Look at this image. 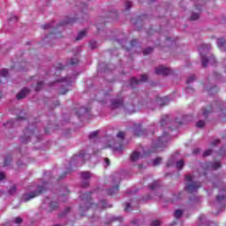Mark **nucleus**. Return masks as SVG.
Wrapping results in <instances>:
<instances>
[{
	"label": "nucleus",
	"mask_w": 226,
	"mask_h": 226,
	"mask_svg": "<svg viewBox=\"0 0 226 226\" xmlns=\"http://www.w3.org/2000/svg\"><path fill=\"white\" fill-rule=\"evenodd\" d=\"M91 193L93 192H85L82 193L79 197L85 206H79V211L81 212V216H84L85 211H89V209H96L98 205L93 203V198H91Z\"/></svg>",
	"instance_id": "f257e3e1"
},
{
	"label": "nucleus",
	"mask_w": 226,
	"mask_h": 226,
	"mask_svg": "<svg viewBox=\"0 0 226 226\" xmlns=\"http://www.w3.org/2000/svg\"><path fill=\"white\" fill-rule=\"evenodd\" d=\"M185 190L188 193H196V192H199V188L202 186L200 185V182H195L193 181V177L191 175L185 176Z\"/></svg>",
	"instance_id": "f03ea898"
},
{
	"label": "nucleus",
	"mask_w": 226,
	"mask_h": 226,
	"mask_svg": "<svg viewBox=\"0 0 226 226\" xmlns=\"http://www.w3.org/2000/svg\"><path fill=\"white\" fill-rule=\"evenodd\" d=\"M74 22H77L75 18H67L65 21H61L60 24L56 26V27H54V25L52 24H46L42 26V29H53V31L49 33V35L52 36V34L56 35V30L57 27H60V26H66L68 24H73ZM55 38H59V36L56 35Z\"/></svg>",
	"instance_id": "7ed1b4c3"
},
{
	"label": "nucleus",
	"mask_w": 226,
	"mask_h": 226,
	"mask_svg": "<svg viewBox=\"0 0 226 226\" xmlns=\"http://www.w3.org/2000/svg\"><path fill=\"white\" fill-rule=\"evenodd\" d=\"M38 191L31 192L28 194L24 195L23 199L25 202H29L31 199H34V197H38V195H41V193H45L47 189L43 186L37 187Z\"/></svg>",
	"instance_id": "20e7f679"
},
{
	"label": "nucleus",
	"mask_w": 226,
	"mask_h": 226,
	"mask_svg": "<svg viewBox=\"0 0 226 226\" xmlns=\"http://www.w3.org/2000/svg\"><path fill=\"white\" fill-rule=\"evenodd\" d=\"M34 135V125H31L28 128L26 129L25 135L21 137V142L23 144H27L29 139H31V136Z\"/></svg>",
	"instance_id": "39448f33"
},
{
	"label": "nucleus",
	"mask_w": 226,
	"mask_h": 226,
	"mask_svg": "<svg viewBox=\"0 0 226 226\" xmlns=\"http://www.w3.org/2000/svg\"><path fill=\"white\" fill-rule=\"evenodd\" d=\"M208 63L210 64H212L213 66H215L216 58H215L214 56H211L207 58V57H206V56L201 55V64H202L203 68H207Z\"/></svg>",
	"instance_id": "423d86ee"
},
{
	"label": "nucleus",
	"mask_w": 226,
	"mask_h": 226,
	"mask_svg": "<svg viewBox=\"0 0 226 226\" xmlns=\"http://www.w3.org/2000/svg\"><path fill=\"white\" fill-rule=\"evenodd\" d=\"M92 174L89 171L81 172V179L85 182L81 184L82 188H89V182L87 180L91 179Z\"/></svg>",
	"instance_id": "0eeeda50"
},
{
	"label": "nucleus",
	"mask_w": 226,
	"mask_h": 226,
	"mask_svg": "<svg viewBox=\"0 0 226 226\" xmlns=\"http://www.w3.org/2000/svg\"><path fill=\"white\" fill-rule=\"evenodd\" d=\"M155 73L156 75H170V69L163 65H160L155 68Z\"/></svg>",
	"instance_id": "6e6552de"
},
{
	"label": "nucleus",
	"mask_w": 226,
	"mask_h": 226,
	"mask_svg": "<svg viewBox=\"0 0 226 226\" xmlns=\"http://www.w3.org/2000/svg\"><path fill=\"white\" fill-rule=\"evenodd\" d=\"M140 82H147V75L142 74L140 79L132 78L131 80H130V86L131 87L139 86V84H140Z\"/></svg>",
	"instance_id": "1a4fd4ad"
},
{
	"label": "nucleus",
	"mask_w": 226,
	"mask_h": 226,
	"mask_svg": "<svg viewBox=\"0 0 226 226\" xmlns=\"http://www.w3.org/2000/svg\"><path fill=\"white\" fill-rule=\"evenodd\" d=\"M26 118L24 117H18L15 120H9L7 123L4 124V126H6L7 128H13L15 124H19V121H22Z\"/></svg>",
	"instance_id": "9d476101"
},
{
	"label": "nucleus",
	"mask_w": 226,
	"mask_h": 226,
	"mask_svg": "<svg viewBox=\"0 0 226 226\" xmlns=\"http://www.w3.org/2000/svg\"><path fill=\"white\" fill-rule=\"evenodd\" d=\"M155 102L158 105H160V107H165V105H169L170 103L169 97L167 96L165 97L157 96L155 98Z\"/></svg>",
	"instance_id": "9b49d317"
},
{
	"label": "nucleus",
	"mask_w": 226,
	"mask_h": 226,
	"mask_svg": "<svg viewBox=\"0 0 226 226\" xmlns=\"http://www.w3.org/2000/svg\"><path fill=\"white\" fill-rule=\"evenodd\" d=\"M123 106H124V103H123V98L122 97H120L118 99H115L111 102L112 109H121V107H123Z\"/></svg>",
	"instance_id": "f8f14e48"
},
{
	"label": "nucleus",
	"mask_w": 226,
	"mask_h": 226,
	"mask_svg": "<svg viewBox=\"0 0 226 226\" xmlns=\"http://www.w3.org/2000/svg\"><path fill=\"white\" fill-rule=\"evenodd\" d=\"M207 168L211 169L212 170H218V169H222V162L218 161H215L213 163L208 162Z\"/></svg>",
	"instance_id": "ddd939ff"
},
{
	"label": "nucleus",
	"mask_w": 226,
	"mask_h": 226,
	"mask_svg": "<svg viewBox=\"0 0 226 226\" xmlns=\"http://www.w3.org/2000/svg\"><path fill=\"white\" fill-rule=\"evenodd\" d=\"M144 133V131L142 130V125L140 124H137L134 125V135L136 137H140Z\"/></svg>",
	"instance_id": "4468645a"
},
{
	"label": "nucleus",
	"mask_w": 226,
	"mask_h": 226,
	"mask_svg": "<svg viewBox=\"0 0 226 226\" xmlns=\"http://www.w3.org/2000/svg\"><path fill=\"white\" fill-rule=\"evenodd\" d=\"M29 94V90L28 88H23L17 95L16 98L17 100H23L26 96Z\"/></svg>",
	"instance_id": "2eb2a0df"
},
{
	"label": "nucleus",
	"mask_w": 226,
	"mask_h": 226,
	"mask_svg": "<svg viewBox=\"0 0 226 226\" xmlns=\"http://www.w3.org/2000/svg\"><path fill=\"white\" fill-rule=\"evenodd\" d=\"M221 190H222V192H225V193L216 196V200L217 202H219V204H222L223 201L226 200V186H223V188H222Z\"/></svg>",
	"instance_id": "dca6fc26"
},
{
	"label": "nucleus",
	"mask_w": 226,
	"mask_h": 226,
	"mask_svg": "<svg viewBox=\"0 0 226 226\" xmlns=\"http://www.w3.org/2000/svg\"><path fill=\"white\" fill-rule=\"evenodd\" d=\"M117 192H119V185H116L113 188L108 189L107 194L112 196V195H116Z\"/></svg>",
	"instance_id": "f3484780"
},
{
	"label": "nucleus",
	"mask_w": 226,
	"mask_h": 226,
	"mask_svg": "<svg viewBox=\"0 0 226 226\" xmlns=\"http://www.w3.org/2000/svg\"><path fill=\"white\" fill-rule=\"evenodd\" d=\"M170 123V117H169V115H164L161 118V126H165Z\"/></svg>",
	"instance_id": "a211bd4d"
},
{
	"label": "nucleus",
	"mask_w": 226,
	"mask_h": 226,
	"mask_svg": "<svg viewBox=\"0 0 226 226\" xmlns=\"http://www.w3.org/2000/svg\"><path fill=\"white\" fill-rule=\"evenodd\" d=\"M91 155L89 154H82L80 153L79 155L76 156V160H82L86 162V160H90Z\"/></svg>",
	"instance_id": "6ab92c4d"
},
{
	"label": "nucleus",
	"mask_w": 226,
	"mask_h": 226,
	"mask_svg": "<svg viewBox=\"0 0 226 226\" xmlns=\"http://www.w3.org/2000/svg\"><path fill=\"white\" fill-rule=\"evenodd\" d=\"M167 137H169V134H167L166 132H164L163 135L159 137L158 139L159 146H162V144H165V142H167Z\"/></svg>",
	"instance_id": "aec40b11"
},
{
	"label": "nucleus",
	"mask_w": 226,
	"mask_h": 226,
	"mask_svg": "<svg viewBox=\"0 0 226 226\" xmlns=\"http://www.w3.org/2000/svg\"><path fill=\"white\" fill-rule=\"evenodd\" d=\"M160 186H161L160 181L155 180V181L153 182V184H150V185H148V188H149L150 190H158V188H160Z\"/></svg>",
	"instance_id": "412c9836"
},
{
	"label": "nucleus",
	"mask_w": 226,
	"mask_h": 226,
	"mask_svg": "<svg viewBox=\"0 0 226 226\" xmlns=\"http://www.w3.org/2000/svg\"><path fill=\"white\" fill-rule=\"evenodd\" d=\"M141 156L142 155H140V153L132 152V154H131V160L132 162H138V160H139Z\"/></svg>",
	"instance_id": "4be33fe9"
},
{
	"label": "nucleus",
	"mask_w": 226,
	"mask_h": 226,
	"mask_svg": "<svg viewBox=\"0 0 226 226\" xmlns=\"http://www.w3.org/2000/svg\"><path fill=\"white\" fill-rule=\"evenodd\" d=\"M226 46V41L223 38H219L217 40V47H219V49H223V47Z\"/></svg>",
	"instance_id": "5701e85b"
},
{
	"label": "nucleus",
	"mask_w": 226,
	"mask_h": 226,
	"mask_svg": "<svg viewBox=\"0 0 226 226\" xmlns=\"http://www.w3.org/2000/svg\"><path fill=\"white\" fill-rule=\"evenodd\" d=\"M56 82H64V86H72V79L70 78H64Z\"/></svg>",
	"instance_id": "b1692460"
},
{
	"label": "nucleus",
	"mask_w": 226,
	"mask_h": 226,
	"mask_svg": "<svg viewBox=\"0 0 226 226\" xmlns=\"http://www.w3.org/2000/svg\"><path fill=\"white\" fill-rule=\"evenodd\" d=\"M209 49H211V45H209V44H203V45H201V47L199 49L200 54H202V50L204 52V51L209 50Z\"/></svg>",
	"instance_id": "393cba45"
},
{
	"label": "nucleus",
	"mask_w": 226,
	"mask_h": 226,
	"mask_svg": "<svg viewBox=\"0 0 226 226\" xmlns=\"http://www.w3.org/2000/svg\"><path fill=\"white\" fill-rule=\"evenodd\" d=\"M57 207H59V203L56 201H51L49 203V208L51 211H55V209H57Z\"/></svg>",
	"instance_id": "a878e982"
},
{
	"label": "nucleus",
	"mask_w": 226,
	"mask_h": 226,
	"mask_svg": "<svg viewBox=\"0 0 226 226\" xmlns=\"http://www.w3.org/2000/svg\"><path fill=\"white\" fill-rule=\"evenodd\" d=\"M87 33V30H83V31L79 32L78 36L76 37V41H79V40H82V38H84L86 36Z\"/></svg>",
	"instance_id": "bb28decb"
},
{
	"label": "nucleus",
	"mask_w": 226,
	"mask_h": 226,
	"mask_svg": "<svg viewBox=\"0 0 226 226\" xmlns=\"http://www.w3.org/2000/svg\"><path fill=\"white\" fill-rule=\"evenodd\" d=\"M10 163H11V156L7 155L4 161V167H8V165H10Z\"/></svg>",
	"instance_id": "cd10ccee"
},
{
	"label": "nucleus",
	"mask_w": 226,
	"mask_h": 226,
	"mask_svg": "<svg viewBox=\"0 0 226 226\" xmlns=\"http://www.w3.org/2000/svg\"><path fill=\"white\" fill-rule=\"evenodd\" d=\"M174 215H175V218H177V220H179V218L183 216V210H179V209L176 210Z\"/></svg>",
	"instance_id": "c85d7f7f"
},
{
	"label": "nucleus",
	"mask_w": 226,
	"mask_h": 226,
	"mask_svg": "<svg viewBox=\"0 0 226 226\" xmlns=\"http://www.w3.org/2000/svg\"><path fill=\"white\" fill-rule=\"evenodd\" d=\"M177 169L178 170H181V169H183V167H185V161L183 160H180L177 162V165H176Z\"/></svg>",
	"instance_id": "c756f323"
},
{
	"label": "nucleus",
	"mask_w": 226,
	"mask_h": 226,
	"mask_svg": "<svg viewBox=\"0 0 226 226\" xmlns=\"http://www.w3.org/2000/svg\"><path fill=\"white\" fill-rule=\"evenodd\" d=\"M197 128H204L206 126V121L204 120H200L199 122L196 123Z\"/></svg>",
	"instance_id": "7c9ffc66"
},
{
	"label": "nucleus",
	"mask_w": 226,
	"mask_h": 226,
	"mask_svg": "<svg viewBox=\"0 0 226 226\" xmlns=\"http://www.w3.org/2000/svg\"><path fill=\"white\" fill-rule=\"evenodd\" d=\"M43 85H44L43 81L37 83L35 87V91H41V89H43Z\"/></svg>",
	"instance_id": "2f4dec72"
},
{
	"label": "nucleus",
	"mask_w": 226,
	"mask_h": 226,
	"mask_svg": "<svg viewBox=\"0 0 226 226\" xmlns=\"http://www.w3.org/2000/svg\"><path fill=\"white\" fill-rule=\"evenodd\" d=\"M192 119H193V116L192 115H185L183 117L184 123H186V121H192Z\"/></svg>",
	"instance_id": "473e14b6"
},
{
	"label": "nucleus",
	"mask_w": 226,
	"mask_h": 226,
	"mask_svg": "<svg viewBox=\"0 0 226 226\" xmlns=\"http://www.w3.org/2000/svg\"><path fill=\"white\" fill-rule=\"evenodd\" d=\"M89 47H90V49H92V50H94V49H96V47H97V42H96V41L92 40V41L89 42Z\"/></svg>",
	"instance_id": "72a5a7b5"
},
{
	"label": "nucleus",
	"mask_w": 226,
	"mask_h": 226,
	"mask_svg": "<svg viewBox=\"0 0 226 226\" xmlns=\"http://www.w3.org/2000/svg\"><path fill=\"white\" fill-rule=\"evenodd\" d=\"M0 75H1V77H4V79H6V77H8V70L3 69V70L0 72Z\"/></svg>",
	"instance_id": "f704fd0d"
},
{
	"label": "nucleus",
	"mask_w": 226,
	"mask_h": 226,
	"mask_svg": "<svg viewBox=\"0 0 226 226\" xmlns=\"http://www.w3.org/2000/svg\"><path fill=\"white\" fill-rule=\"evenodd\" d=\"M79 112H82V114H87V112H89L91 110V109L81 107L79 109Z\"/></svg>",
	"instance_id": "c9c22d12"
},
{
	"label": "nucleus",
	"mask_w": 226,
	"mask_h": 226,
	"mask_svg": "<svg viewBox=\"0 0 226 226\" xmlns=\"http://www.w3.org/2000/svg\"><path fill=\"white\" fill-rule=\"evenodd\" d=\"M162 163V157H157L154 161V167H156V165H160Z\"/></svg>",
	"instance_id": "e433bc0d"
},
{
	"label": "nucleus",
	"mask_w": 226,
	"mask_h": 226,
	"mask_svg": "<svg viewBox=\"0 0 226 226\" xmlns=\"http://www.w3.org/2000/svg\"><path fill=\"white\" fill-rule=\"evenodd\" d=\"M162 225V222L159 220H155V221H152L150 226H161Z\"/></svg>",
	"instance_id": "4c0bfd02"
},
{
	"label": "nucleus",
	"mask_w": 226,
	"mask_h": 226,
	"mask_svg": "<svg viewBox=\"0 0 226 226\" xmlns=\"http://www.w3.org/2000/svg\"><path fill=\"white\" fill-rule=\"evenodd\" d=\"M102 207H112V205H108L107 200H101Z\"/></svg>",
	"instance_id": "58836bf2"
},
{
	"label": "nucleus",
	"mask_w": 226,
	"mask_h": 226,
	"mask_svg": "<svg viewBox=\"0 0 226 226\" xmlns=\"http://www.w3.org/2000/svg\"><path fill=\"white\" fill-rule=\"evenodd\" d=\"M213 153V150L207 149L203 153V157L206 158V156H211V154Z\"/></svg>",
	"instance_id": "ea45409f"
},
{
	"label": "nucleus",
	"mask_w": 226,
	"mask_h": 226,
	"mask_svg": "<svg viewBox=\"0 0 226 226\" xmlns=\"http://www.w3.org/2000/svg\"><path fill=\"white\" fill-rule=\"evenodd\" d=\"M153 52V48H147L145 50H143L144 56H147L148 54H151Z\"/></svg>",
	"instance_id": "a19ab883"
},
{
	"label": "nucleus",
	"mask_w": 226,
	"mask_h": 226,
	"mask_svg": "<svg viewBox=\"0 0 226 226\" xmlns=\"http://www.w3.org/2000/svg\"><path fill=\"white\" fill-rule=\"evenodd\" d=\"M98 137V131L93 132L89 134V139H96Z\"/></svg>",
	"instance_id": "79ce46f5"
},
{
	"label": "nucleus",
	"mask_w": 226,
	"mask_h": 226,
	"mask_svg": "<svg viewBox=\"0 0 226 226\" xmlns=\"http://www.w3.org/2000/svg\"><path fill=\"white\" fill-rule=\"evenodd\" d=\"M70 64H71L72 66H74L75 64H79V59H78V58H72V59H71Z\"/></svg>",
	"instance_id": "37998d69"
},
{
	"label": "nucleus",
	"mask_w": 226,
	"mask_h": 226,
	"mask_svg": "<svg viewBox=\"0 0 226 226\" xmlns=\"http://www.w3.org/2000/svg\"><path fill=\"white\" fill-rule=\"evenodd\" d=\"M208 91L212 93V94H215V93H218V87L215 86L214 87H211L210 89H208Z\"/></svg>",
	"instance_id": "c03bdc74"
},
{
	"label": "nucleus",
	"mask_w": 226,
	"mask_h": 226,
	"mask_svg": "<svg viewBox=\"0 0 226 226\" xmlns=\"http://www.w3.org/2000/svg\"><path fill=\"white\" fill-rule=\"evenodd\" d=\"M199 13H193L191 18H190V20H199Z\"/></svg>",
	"instance_id": "a18cd8bd"
},
{
	"label": "nucleus",
	"mask_w": 226,
	"mask_h": 226,
	"mask_svg": "<svg viewBox=\"0 0 226 226\" xmlns=\"http://www.w3.org/2000/svg\"><path fill=\"white\" fill-rule=\"evenodd\" d=\"M195 80V75H192L187 79L186 84H192Z\"/></svg>",
	"instance_id": "49530a36"
},
{
	"label": "nucleus",
	"mask_w": 226,
	"mask_h": 226,
	"mask_svg": "<svg viewBox=\"0 0 226 226\" xmlns=\"http://www.w3.org/2000/svg\"><path fill=\"white\" fill-rule=\"evenodd\" d=\"M24 220L21 217H16L14 222L17 223L18 225H20Z\"/></svg>",
	"instance_id": "de8ad7c7"
},
{
	"label": "nucleus",
	"mask_w": 226,
	"mask_h": 226,
	"mask_svg": "<svg viewBox=\"0 0 226 226\" xmlns=\"http://www.w3.org/2000/svg\"><path fill=\"white\" fill-rule=\"evenodd\" d=\"M16 192H17V187L12 186V187H11L10 190H9V194H10V195H13V193H15Z\"/></svg>",
	"instance_id": "09e8293b"
},
{
	"label": "nucleus",
	"mask_w": 226,
	"mask_h": 226,
	"mask_svg": "<svg viewBox=\"0 0 226 226\" xmlns=\"http://www.w3.org/2000/svg\"><path fill=\"white\" fill-rule=\"evenodd\" d=\"M117 137L118 139H121V140H123V139H124V132H119L117 134Z\"/></svg>",
	"instance_id": "8fccbe9b"
},
{
	"label": "nucleus",
	"mask_w": 226,
	"mask_h": 226,
	"mask_svg": "<svg viewBox=\"0 0 226 226\" xmlns=\"http://www.w3.org/2000/svg\"><path fill=\"white\" fill-rule=\"evenodd\" d=\"M56 70H58L59 72H63V70H64V65L58 64L57 66L56 67Z\"/></svg>",
	"instance_id": "3c124183"
},
{
	"label": "nucleus",
	"mask_w": 226,
	"mask_h": 226,
	"mask_svg": "<svg viewBox=\"0 0 226 226\" xmlns=\"http://www.w3.org/2000/svg\"><path fill=\"white\" fill-rule=\"evenodd\" d=\"M132 8V2H130V1H127L126 3H125V10H130Z\"/></svg>",
	"instance_id": "603ef678"
},
{
	"label": "nucleus",
	"mask_w": 226,
	"mask_h": 226,
	"mask_svg": "<svg viewBox=\"0 0 226 226\" xmlns=\"http://www.w3.org/2000/svg\"><path fill=\"white\" fill-rule=\"evenodd\" d=\"M219 156H225V148H220Z\"/></svg>",
	"instance_id": "864d4df0"
},
{
	"label": "nucleus",
	"mask_w": 226,
	"mask_h": 226,
	"mask_svg": "<svg viewBox=\"0 0 226 226\" xmlns=\"http://www.w3.org/2000/svg\"><path fill=\"white\" fill-rule=\"evenodd\" d=\"M111 222H123V217L119 216V217H115L112 219Z\"/></svg>",
	"instance_id": "5fc2aeb1"
},
{
	"label": "nucleus",
	"mask_w": 226,
	"mask_h": 226,
	"mask_svg": "<svg viewBox=\"0 0 226 226\" xmlns=\"http://www.w3.org/2000/svg\"><path fill=\"white\" fill-rule=\"evenodd\" d=\"M200 153V148H194L192 151V154H199Z\"/></svg>",
	"instance_id": "6e6d98bb"
},
{
	"label": "nucleus",
	"mask_w": 226,
	"mask_h": 226,
	"mask_svg": "<svg viewBox=\"0 0 226 226\" xmlns=\"http://www.w3.org/2000/svg\"><path fill=\"white\" fill-rule=\"evenodd\" d=\"M130 207H132V205H130V203H126L124 211H130Z\"/></svg>",
	"instance_id": "4d7b16f0"
},
{
	"label": "nucleus",
	"mask_w": 226,
	"mask_h": 226,
	"mask_svg": "<svg viewBox=\"0 0 226 226\" xmlns=\"http://www.w3.org/2000/svg\"><path fill=\"white\" fill-rule=\"evenodd\" d=\"M68 93V88H64L60 91V94H66Z\"/></svg>",
	"instance_id": "13d9d810"
},
{
	"label": "nucleus",
	"mask_w": 226,
	"mask_h": 226,
	"mask_svg": "<svg viewBox=\"0 0 226 226\" xmlns=\"http://www.w3.org/2000/svg\"><path fill=\"white\" fill-rule=\"evenodd\" d=\"M219 143H220V139H215L212 142V146H218Z\"/></svg>",
	"instance_id": "bf43d9fd"
},
{
	"label": "nucleus",
	"mask_w": 226,
	"mask_h": 226,
	"mask_svg": "<svg viewBox=\"0 0 226 226\" xmlns=\"http://www.w3.org/2000/svg\"><path fill=\"white\" fill-rule=\"evenodd\" d=\"M137 45V40L131 41V47H135Z\"/></svg>",
	"instance_id": "052dcab7"
},
{
	"label": "nucleus",
	"mask_w": 226,
	"mask_h": 226,
	"mask_svg": "<svg viewBox=\"0 0 226 226\" xmlns=\"http://www.w3.org/2000/svg\"><path fill=\"white\" fill-rule=\"evenodd\" d=\"M203 220H206V216H204V215H200V217H199V222L200 223L201 222H203Z\"/></svg>",
	"instance_id": "680f3d73"
},
{
	"label": "nucleus",
	"mask_w": 226,
	"mask_h": 226,
	"mask_svg": "<svg viewBox=\"0 0 226 226\" xmlns=\"http://www.w3.org/2000/svg\"><path fill=\"white\" fill-rule=\"evenodd\" d=\"M175 123H177L178 126H183V122L179 121L177 118L175 120Z\"/></svg>",
	"instance_id": "e2e57ef3"
},
{
	"label": "nucleus",
	"mask_w": 226,
	"mask_h": 226,
	"mask_svg": "<svg viewBox=\"0 0 226 226\" xmlns=\"http://www.w3.org/2000/svg\"><path fill=\"white\" fill-rule=\"evenodd\" d=\"M70 211V207L65 208V210L64 211L63 215H59V216H64V215H66V213H68Z\"/></svg>",
	"instance_id": "0e129e2a"
},
{
	"label": "nucleus",
	"mask_w": 226,
	"mask_h": 226,
	"mask_svg": "<svg viewBox=\"0 0 226 226\" xmlns=\"http://www.w3.org/2000/svg\"><path fill=\"white\" fill-rule=\"evenodd\" d=\"M4 179V172H0V181H3Z\"/></svg>",
	"instance_id": "69168bd1"
},
{
	"label": "nucleus",
	"mask_w": 226,
	"mask_h": 226,
	"mask_svg": "<svg viewBox=\"0 0 226 226\" xmlns=\"http://www.w3.org/2000/svg\"><path fill=\"white\" fill-rule=\"evenodd\" d=\"M104 162H105L106 165H110V160L109 158H105Z\"/></svg>",
	"instance_id": "338daca9"
},
{
	"label": "nucleus",
	"mask_w": 226,
	"mask_h": 226,
	"mask_svg": "<svg viewBox=\"0 0 226 226\" xmlns=\"http://www.w3.org/2000/svg\"><path fill=\"white\" fill-rule=\"evenodd\" d=\"M76 115L78 116V117H80V113H79V109H74Z\"/></svg>",
	"instance_id": "774afa93"
}]
</instances>
